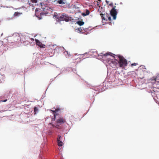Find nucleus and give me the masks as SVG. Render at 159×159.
I'll list each match as a JSON object with an SVG mask.
<instances>
[{"label":"nucleus","mask_w":159,"mask_h":159,"mask_svg":"<svg viewBox=\"0 0 159 159\" xmlns=\"http://www.w3.org/2000/svg\"><path fill=\"white\" fill-rule=\"evenodd\" d=\"M54 109V110L50 109V113H51L53 115L52 117V121L55 120H56V122L57 124H62L65 123L66 120L60 117L59 115L57 113L60 110V109L55 108L54 107L52 109Z\"/></svg>","instance_id":"obj_1"},{"label":"nucleus","mask_w":159,"mask_h":159,"mask_svg":"<svg viewBox=\"0 0 159 159\" xmlns=\"http://www.w3.org/2000/svg\"><path fill=\"white\" fill-rule=\"evenodd\" d=\"M53 10L50 7V16H52L54 19H56L57 22L58 23L60 24L61 25V21H65L66 22H68V20L66 17V14L62 13L61 15L60 14H58L56 12H52Z\"/></svg>","instance_id":"obj_2"},{"label":"nucleus","mask_w":159,"mask_h":159,"mask_svg":"<svg viewBox=\"0 0 159 159\" xmlns=\"http://www.w3.org/2000/svg\"><path fill=\"white\" fill-rule=\"evenodd\" d=\"M118 59V66L120 67H124L127 66V61L123 57L120 55H116Z\"/></svg>","instance_id":"obj_3"},{"label":"nucleus","mask_w":159,"mask_h":159,"mask_svg":"<svg viewBox=\"0 0 159 159\" xmlns=\"http://www.w3.org/2000/svg\"><path fill=\"white\" fill-rule=\"evenodd\" d=\"M116 55L112 57L114 58V60L111 59L110 58L107 57L106 58L107 62L108 63L109 65L112 68H115V67L118 66V60L116 59Z\"/></svg>","instance_id":"obj_4"},{"label":"nucleus","mask_w":159,"mask_h":159,"mask_svg":"<svg viewBox=\"0 0 159 159\" xmlns=\"http://www.w3.org/2000/svg\"><path fill=\"white\" fill-rule=\"evenodd\" d=\"M102 53H100L99 54H98L97 57V59H106V57H107L109 56H110L111 57H113L115 54L112 53L111 52H107L103 54L102 55Z\"/></svg>","instance_id":"obj_5"},{"label":"nucleus","mask_w":159,"mask_h":159,"mask_svg":"<svg viewBox=\"0 0 159 159\" xmlns=\"http://www.w3.org/2000/svg\"><path fill=\"white\" fill-rule=\"evenodd\" d=\"M57 46L56 44L53 45L52 43H50V57L54 55L55 54V48H57Z\"/></svg>","instance_id":"obj_6"},{"label":"nucleus","mask_w":159,"mask_h":159,"mask_svg":"<svg viewBox=\"0 0 159 159\" xmlns=\"http://www.w3.org/2000/svg\"><path fill=\"white\" fill-rule=\"evenodd\" d=\"M42 10L43 11L42 12V14L46 15L49 13L50 11V7L45 5L42 6Z\"/></svg>","instance_id":"obj_7"},{"label":"nucleus","mask_w":159,"mask_h":159,"mask_svg":"<svg viewBox=\"0 0 159 159\" xmlns=\"http://www.w3.org/2000/svg\"><path fill=\"white\" fill-rule=\"evenodd\" d=\"M55 50L54 52H56L55 53L57 54L63 53L65 50V49L63 47L57 46V48H55Z\"/></svg>","instance_id":"obj_8"},{"label":"nucleus","mask_w":159,"mask_h":159,"mask_svg":"<svg viewBox=\"0 0 159 159\" xmlns=\"http://www.w3.org/2000/svg\"><path fill=\"white\" fill-rule=\"evenodd\" d=\"M105 13H101L100 14V15L101 16L102 20H106V21H107V20H109L110 21L111 20V18L110 16H108V17H107V18H108V19H107L105 17Z\"/></svg>","instance_id":"obj_9"},{"label":"nucleus","mask_w":159,"mask_h":159,"mask_svg":"<svg viewBox=\"0 0 159 159\" xmlns=\"http://www.w3.org/2000/svg\"><path fill=\"white\" fill-rule=\"evenodd\" d=\"M13 39L15 42H18L20 40V37L18 34H17L15 36V35H14L13 36Z\"/></svg>","instance_id":"obj_10"},{"label":"nucleus","mask_w":159,"mask_h":159,"mask_svg":"<svg viewBox=\"0 0 159 159\" xmlns=\"http://www.w3.org/2000/svg\"><path fill=\"white\" fill-rule=\"evenodd\" d=\"M116 7V6L113 7L112 9L110 11V14L111 16V14L112 15H114V14H115V12H116L117 14H118V12L117 10L115 8Z\"/></svg>","instance_id":"obj_11"},{"label":"nucleus","mask_w":159,"mask_h":159,"mask_svg":"<svg viewBox=\"0 0 159 159\" xmlns=\"http://www.w3.org/2000/svg\"><path fill=\"white\" fill-rule=\"evenodd\" d=\"M67 4L66 1L65 0H57V2H56V5H57V4Z\"/></svg>","instance_id":"obj_12"},{"label":"nucleus","mask_w":159,"mask_h":159,"mask_svg":"<svg viewBox=\"0 0 159 159\" xmlns=\"http://www.w3.org/2000/svg\"><path fill=\"white\" fill-rule=\"evenodd\" d=\"M107 89V88L106 87L105 88H104V87H102L101 88H99L97 89L95 88L94 89V90H95V91H98V93H100V92H102L104 91L105 90V89Z\"/></svg>","instance_id":"obj_13"},{"label":"nucleus","mask_w":159,"mask_h":159,"mask_svg":"<svg viewBox=\"0 0 159 159\" xmlns=\"http://www.w3.org/2000/svg\"><path fill=\"white\" fill-rule=\"evenodd\" d=\"M66 18L69 20L68 22L69 21H71L72 22V23L75 22V20L74 18H72L71 17L69 16L68 15H67L66 14Z\"/></svg>","instance_id":"obj_14"},{"label":"nucleus","mask_w":159,"mask_h":159,"mask_svg":"<svg viewBox=\"0 0 159 159\" xmlns=\"http://www.w3.org/2000/svg\"><path fill=\"white\" fill-rule=\"evenodd\" d=\"M35 41L36 42V45L40 47L41 48H43V45L40 42L39 40L37 39H35Z\"/></svg>","instance_id":"obj_15"},{"label":"nucleus","mask_w":159,"mask_h":159,"mask_svg":"<svg viewBox=\"0 0 159 159\" xmlns=\"http://www.w3.org/2000/svg\"><path fill=\"white\" fill-rule=\"evenodd\" d=\"M65 71H73L74 73H75L76 70L74 68L73 69L71 67H67Z\"/></svg>","instance_id":"obj_16"},{"label":"nucleus","mask_w":159,"mask_h":159,"mask_svg":"<svg viewBox=\"0 0 159 159\" xmlns=\"http://www.w3.org/2000/svg\"><path fill=\"white\" fill-rule=\"evenodd\" d=\"M89 13L90 12L89 10L87 9H86L85 12L82 13V15L83 16H85L89 15Z\"/></svg>","instance_id":"obj_17"},{"label":"nucleus","mask_w":159,"mask_h":159,"mask_svg":"<svg viewBox=\"0 0 159 159\" xmlns=\"http://www.w3.org/2000/svg\"><path fill=\"white\" fill-rule=\"evenodd\" d=\"M75 30H77V31H79V32L80 33H82V31L83 30H84V31H86V30H85V29L83 27H80L79 28H77L76 29H75Z\"/></svg>","instance_id":"obj_18"},{"label":"nucleus","mask_w":159,"mask_h":159,"mask_svg":"<svg viewBox=\"0 0 159 159\" xmlns=\"http://www.w3.org/2000/svg\"><path fill=\"white\" fill-rule=\"evenodd\" d=\"M75 24H77L80 26H81L82 25H83L84 24V22L83 21L79 20H78L76 22Z\"/></svg>","instance_id":"obj_19"},{"label":"nucleus","mask_w":159,"mask_h":159,"mask_svg":"<svg viewBox=\"0 0 159 159\" xmlns=\"http://www.w3.org/2000/svg\"><path fill=\"white\" fill-rule=\"evenodd\" d=\"M63 53L66 56L70 57L71 56V55L70 54V52H68V51H66V50L63 52Z\"/></svg>","instance_id":"obj_20"},{"label":"nucleus","mask_w":159,"mask_h":159,"mask_svg":"<svg viewBox=\"0 0 159 159\" xmlns=\"http://www.w3.org/2000/svg\"><path fill=\"white\" fill-rule=\"evenodd\" d=\"M57 0H50V3L53 5H56Z\"/></svg>","instance_id":"obj_21"},{"label":"nucleus","mask_w":159,"mask_h":159,"mask_svg":"<svg viewBox=\"0 0 159 159\" xmlns=\"http://www.w3.org/2000/svg\"><path fill=\"white\" fill-rule=\"evenodd\" d=\"M114 14V15H111V16L113 17V20H116V18L117 13L116 12L115 13V14Z\"/></svg>","instance_id":"obj_22"},{"label":"nucleus","mask_w":159,"mask_h":159,"mask_svg":"<svg viewBox=\"0 0 159 159\" xmlns=\"http://www.w3.org/2000/svg\"><path fill=\"white\" fill-rule=\"evenodd\" d=\"M21 14H22L21 13H20L18 12H15V13L14 14V15L15 16H19Z\"/></svg>","instance_id":"obj_23"},{"label":"nucleus","mask_w":159,"mask_h":159,"mask_svg":"<svg viewBox=\"0 0 159 159\" xmlns=\"http://www.w3.org/2000/svg\"><path fill=\"white\" fill-rule=\"evenodd\" d=\"M58 145L59 146H62L63 143L61 140L57 141Z\"/></svg>","instance_id":"obj_24"},{"label":"nucleus","mask_w":159,"mask_h":159,"mask_svg":"<svg viewBox=\"0 0 159 159\" xmlns=\"http://www.w3.org/2000/svg\"><path fill=\"white\" fill-rule=\"evenodd\" d=\"M34 114H36L38 112L39 110L36 107H34Z\"/></svg>","instance_id":"obj_25"},{"label":"nucleus","mask_w":159,"mask_h":159,"mask_svg":"<svg viewBox=\"0 0 159 159\" xmlns=\"http://www.w3.org/2000/svg\"><path fill=\"white\" fill-rule=\"evenodd\" d=\"M68 125H69L70 126V125H71L70 127V129L71 128H72V127H71V126L73 125L72 124V123L70 121L69 123L68 124Z\"/></svg>","instance_id":"obj_26"},{"label":"nucleus","mask_w":159,"mask_h":159,"mask_svg":"<svg viewBox=\"0 0 159 159\" xmlns=\"http://www.w3.org/2000/svg\"><path fill=\"white\" fill-rule=\"evenodd\" d=\"M61 136L60 135H58V138L57 139V141H58V140H61Z\"/></svg>","instance_id":"obj_27"},{"label":"nucleus","mask_w":159,"mask_h":159,"mask_svg":"<svg viewBox=\"0 0 159 159\" xmlns=\"http://www.w3.org/2000/svg\"><path fill=\"white\" fill-rule=\"evenodd\" d=\"M137 64V63H132L131 65V66H135Z\"/></svg>","instance_id":"obj_28"},{"label":"nucleus","mask_w":159,"mask_h":159,"mask_svg":"<svg viewBox=\"0 0 159 159\" xmlns=\"http://www.w3.org/2000/svg\"><path fill=\"white\" fill-rule=\"evenodd\" d=\"M33 3H36L37 2V0H31Z\"/></svg>","instance_id":"obj_29"},{"label":"nucleus","mask_w":159,"mask_h":159,"mask_svg":"<svg viewBox=\"0 0 159 159\" xmlns=\"http://www.w3.org/2000/svg\"><path fill=\"white\" fill-rule=\"evenodd\" d=\"M109 6L111 7H113V3L112 2H111V3L109 4Z\"/></svg>","instance_id":"obj_30"},{"label":"nucleus","mask_w":159,"mask_h":159,"mask_svg":"<svg viewBox=\"0 0 159 159\" xmlns=\"http://www.w3.org/2000/svg\"><path fill=\"white\" fill-rule=\"evenodd\" d=\"M64 71H65V70H61L60 72V73L58 75H59L60 74H61L62 73H63Z\"/></svg>","instance_id":"obj_31"},{"label":"nucleus","mask_w":159,"mask_h":159,"mask_svg":"<svg viewBox=\"0 0 159 159\" xmlns=\"http://www.w3.org/2000/svg\"><path fill=\"white\" fill-rule=\"evenodd\" d=\"M149 93H150V92H151V93H152V96H153V94H154V93L152 92V91H151V90H150V91H149Z\"/></svg>","instance_id":"obj_32"},{"label":"nucleus","mask_w":159,"mask_h":159,"mask_svg":"<svg viewBox=\"0 0 159 159\" xmlns=\"http://www.w3.org/2000/svg\"><path fill=\"white\" fill-rule=\"evenodd\" d=\"M6 111V110H0V112H2Z\"/></svg>","instance_id":"obj_33"},{"label":"nucleus","mask_w":159,"mask_h":159,"mask_svg":"<svg viewBox=\"0 0 159 159\" xmlns=\"http://www.w3.org/2000/svg\"><path fill=\"white\" fill-rule=\"evenodd\" d=\"M109 16V15L107 13H106V17H108V16Z\"/></svg>","instance_id":"obj_34"},{"label":"nucleus","mask_w":159,"mask_h":159,"mask_svg":"<svg viewBox=\"0 0 159 159\" xmlns=\"http://www.w3.org/2000/svg\"><path fill=\"white\" fill-rule=\"evenodd\" d=\"M106 2L107 3V4H108V3L109 2L107 0H106Z\"/></svg>","instance_id":"obj_35"},{"label":"nucleus","mask_w":159,"mask_h":159,"mask_svg":"<svg viewBox=\"0 0 159 159\" xmlns=\"http://www.w3.org/2000/svg\"><path fill=\"white\" fill-rule=\"evenodd\" d=\"M142 68H144V69H146V68H145V66H142Z\"/></svg>","instance_id":"obj_36"},{"label":"nucleus","mask_w":159,"mask_h":159,"mask_svg":"<svg viewBox=\"0 0 159 159\" xmlns=\"http://www.w3.org/2000/svg\"><path fill=\"white\" fill-rule=\"evenodd\" d=\"M94 94H93V96L92 97V99L93 98V99H94V98H95V97H94Z\"/></svg>","instance_id":"obj_37"},{"label":"nucleus","mask_w":159,"mask_h":159,"mask_svg":"<svg viewBox=\"0 0 159 159\" xmlns=\"http://www.w3.org/2000/svg\"><path fill=\"white\" fill-rule=\"evenodd\" d=\"M31 40L32 41H33L34 40V39H33V38H31Z\"/></svg>","instance_id":"obj_38"},{"label":"nucleus","mask_w":159,"mask_h":159,"mask_svg":"<svg viewBox=\"0 0 159 159\" xmlns=\"http://www.w3.org/2000/svg\"><path fill=\"white\" fill-rule=\"evenodd\" d=\"M7 101V99H6V100H5L3 101H2V102H6Z\"/></svg>","instance_id":"obj_39"},{"label":"nucleus","mask_w":159,"mask_h":159,"mask_svg":"<svg viewBox=\"0 0 159 159\" xmlns=\"http://www.w3.org/2000/svg\"><path fill=\"white\" fill-rule=\"evenodd\" d=\"M87 52H85L84 54H81V55H85L86 54H87Z\"/></svg>","instance_id":"obj_40"},{"label":"nucleus","mask_w":159,"mask_h":159,"mask_svg":"<svg viewBox=\"0 0 159 159\" xmlns=\"http://www.w3.org/2000/svg\"><path fill=\"white\" fill-rule=\"evenodd\" d=\"M156 97L157 98V99H158L159 98V95H158V96H157Z\"/></svg>","instance_id":"obj_41"},{"label":"nucleus","mask_w":159,"mask_h":159,"mask_svg":"<svg viewBox=\"0 0 159 159\" xmlns=\"http://www.w3.org/2000/svg\"><path fill=\"white\" fill-rule=\"evenodd\" d=\"M95 52H94V51H92L91 53H94Z\"/></svg>","instance_id":"obj_42"},{"label":"nucleus","mask_w":159,"mask_h":159,"mask_svg":"<svg viewBox=\"0 0 159 159\" xmlns=\"http://www.w3.org/2000/svg\"><path fill=\"white\" fill-rule=\"evenodd\" d=\"M53 81V80L52 79H50V81Z\"/></svg>","instance_id":"obj_43"},{"label":"nucleus","mask_w":159,"mask_h":159,"mask_svg":"<svg viewBox=\"0 0 159 159\" xmlns=\"http://www.w3.org/2000/svg\"><path fill=\"white\" fill-rule=\"evenodd\" d=\"M120 4H122V2H120Z\"/></svg>","instance_id":"obj_44"},{"label":"nucleus","mask_w":159,"mask_h":159,"mask_svg":"<svg viewBox=\"0 0 159 159\" xmlns=\"http://www.w3.org/2000/svg\"><path fill=\"white\" fill-rule=\"evenodd\" d=\"M57 76H58V75H57V76H56V77H55V78H56L57 77Z\"/></svg>","instance_id":"obj_45"},{"label":"nucleus","mask_w":159,"mask_h":159,"mask_svg":"<svg viewBox=\"0 0 159 159\" xmlns=\"http://www.w3.org/2000/svg\"><path fill=\"white\" fill-rule=\"evenodd\" d=\"M57 76H58V75H57V76H56V77H55V78H56L57 77Z\"/></svg>","instance_id":"obj_46"},{"label":"nucleus","mask_w":159,"mask_h":159,"mask_svg":"<svg viewBox=\"0 0 159 159\" xmlns=\"http://www.w3.org/2000/svg\"><path fill=\"white\" fill-rule=\"evenodd\" d=\"M57 76H58V75H57V76H56V77H55V78H56L57 77Z\"/></svg>","instance_id":"obj_47"},{"label":"nucleus","mask_w":159,"mask_h":159,"mask_svg":"<svg viewBox=\"0 0 159 159\" xmlns=\"http://www.w3.org/2000/svg\"><path fill=\"white\" fill-rule=\"evenodd\" d=\"M57 76H58V75H57V76H56V77H55V78H56L57 77Z\"/></svg>","instance_id":"obj_48"},{"label":"nucleus","mask_w":159,"mask_h":159,"mask_svg":"<svg viewBox=\"0 0 159 159\" xmlns=\"http://www.w3.org/2000/svg\"><path fill=\"white\" fill-rule=\"evenodd\" d=\"M57 76H58V75H57V76H56V77H55V78H56L57 77Z\"/></svg>","instance_id":"obj_49"},{"label":"nucleus","mask_w":159,"mask_h":159,"mask_svg":"<svg viewBox=\"0 0 159 159\" xmlns=\"http://www.w3.org/2000/svg\"><path fill=\"white\" fill-rule=\"evenodd\" d=\"M57 76H58V75H57V76H56V77H55V78H56L57 77Z\"/></svg>","instance_id":"obj_50"},{"label":"nucleus","mask_w":159,"mask_h":159,"mask_svg":"<svg viewBox=\"0 0 159 159\" xmlns=\"http://www.w3.org/2000/svg\"><path fill=\"white\" fill-rule=\"evenodd\" d=\"M97 94H98V93H96V94H95V95H97Z\"/></svg>","instance_id":"obj_51"},{"label":"nucleus","mask_w":159,"mask_h":159,"mask_svg":"<svg viewBox=\"0 0 159 159\" xmlns=\"http://www.w3.org/2000/svg\"><path fill=\"white\" fill-rule=\"evenodd\" d=\"M100 2H101V0H98Z\"/></svg>","instance_id":"obj_52"},{"label":"nucleus","mask_w":159,"mask_h":159,"mask_svg":"<svg viewBox=\"0 0 159 159\" xmlns=\"http://www.w3.org/2000/svg\"><path fill=\"white\" fill-rule=\"evenodd\" d=\"M103 85H104V84H103L102 85H101L100 86H102Z\"/></svg>","instance_id":"obj_53"},{"label":"nucleus","mask_w":159,"mask_h":159,"mask_svg":"<svg viewBox=\"0 0 159 159\" xmlns=\"http://www.w3.org/2000/svg\"><path fill=\"white\" fill-rule=\"evenodd\" d=\"M154 100H155V98H154Z\"/></svg>","instance_id":"obj_54"},{"label":"nucleus","mask_w":159,"mask_h":159,"mask_svg":"<svg viewBox=\"0 0 159 159\" xmlns=\"http://www.w3.org/2000/svg\"><path fill=\"white\" fill-rule=\"evenodd\" d=\"M85 29H86V30H87V28H85Z\"/></svg>","instance_id":"obj_55"}]
</instances>
